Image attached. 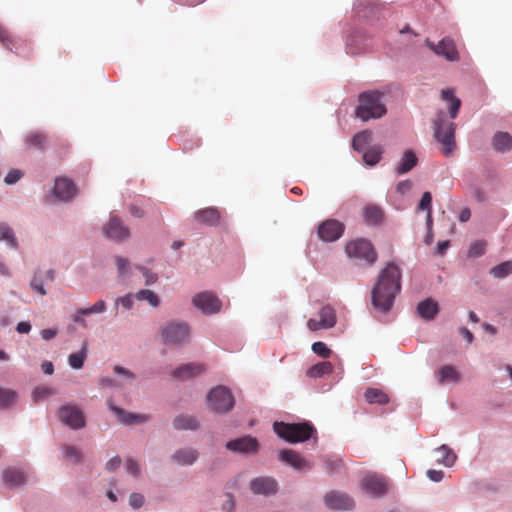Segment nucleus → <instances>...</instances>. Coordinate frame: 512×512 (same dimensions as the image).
<instances>
[{
    "label": "nucleus",
    "mask_w": 512,
    "mask_h": 512,
    "mask_svg": "<svg viewBox=\"0 0 512 512\" xmlns=\"http://www.w3.org/2000/svg\"><path fill=\"white\" fill-rule=\"evenodd\" d=\"M401 290V271L393 262L380 272L377 282L372 289V305L373 307L386 313L391 310L396 295Z\"/></svg>",
    "instance_id": "obj_1"
},
{
    "label": "nucleus",
    "mask_w": 512,
    "mask_h": 512,
    "mask_svg": "<svg viewBox=\"0 0 512 512\" xmlns=\"http://www.w3.org/2000/svg\"><path fill=\"white\" fill-rule=\"evenodd\" d=\"M384 98V93L378 90L360 93L358 96V105L355 108V117L363 122L384 117L387 113Z\"/></svg>",
    "instance_id": "obj_2"
},
{
    "label": "nucleus",
    "mask_w": 512,
    "mask_h": 512,
    "mask_svg": "<svg viewBox=\"0 0 512 512\" xmlns=\"http://www.w3.org/2000/svg\"><path fill=\"white\" fill-rule=\"evenodd\" d=\"M273 430L278 437L290 443L304 442L313 437L315 428L309 422L304 423H284L274 422Z\"/></svg>",
    "instance_id": "obj_3"
},
{
    "label": "nucleus",
    "mask_w": 512,
    "mask_h": 512,
    "mask_svg": "<svg viewBox=\"0 0 512 512\" xmlns=\"http://www.w3.org/2000/svg\"><path fill=\"white\" fill-rule=\"evenodd\" d=\"M162 342L169 347H182L190 338V327L184 321L172 320L162 324L160 328Z\"/></svg>",
    "instance_id": "obj_4"
},
{
    "label": "nucleus",
    "mask_w": 512,
    "mask_h": 512,
    "mask_svg": "<svg viewBox=\"0 0 512 512\" xmlns=\"http://www.w3.org/2000/svg\"><path fill=\"white\" fill-rule=\"evenodd\" d=\"M434 136L442 145V152L449 156L455 148V124L446 119L443 111H439L433 124Z\"/></svg>",
    "instance_id": "obj_5"
},
{
    "label": "nucleus",
    "mask_w": 512,
    "mask_h": 512,
    "mask_svg": "<svg viewBox=\"0 0 512 512\" xmlns=\"http://www.w3.org/2000/svg\"><path fill=\"white\" fill-rule=\"evenodd\" d=\"M207 402L209 408L218 414L229 412L235 405L230 389L223 385H218L209 391Z\"/></svg>",
    "instance_id": "obj_6"
},
{
    "label": "nucleus",
    "mask_w": 512,
    "mask_h": 512,
    "mask_svg": "<svg viewBox=\"0 0 512 512\" xmlns=\"http://www.w3.org/2000/svg\"><path fill=\"white\" fill-rule=\"evenodd\" d=\"M345 251L349 258L365 261L368 264H373L377 260L375 249L370 241L366 239L361 238L349 242L346 245Z\"/></svg>",
    "instance_id": "obj_7"
},
{
    "label": "nucleus",
    "mask_w": 512,
    "mask_h": 512,
    "mask_svg": "<svg viewBox=\"0 0 512 512\" xmlns=\"http://www.w3.org/2000/svg\"><path fill=\"white\" fill-rule=\"evenodd\" d=\"M225 448L235 454H256L260 448L257 438L245 435L226 442Z\"/></svg>",
    "instance_id": "obj_8"
},
{
    "label": "nucleus",
    "mask_w": 512,
    "mask_h": 512,
    "mask_svg": "<svg viewBox=\"0 0 512 512\" xmlns=\"http://www.w3.org/2000/svg\"><path fill=\"white\" fill-rule=\"evenodd\" d=\"M58 416L60 420L73 430L81 429L86 421L82 410L75 405H63L59 408Z\"/></svg>",
    "instance_id": "obj_9"
},
{
    "label": "nucleus",
    "mask_w": 512,
    "mask_h": 512,
    "mask_svg": "<svg viewBox=\"0 0 512 512\" xmlns=\"http://www.w3.org/2000/svg\"><path fill=\"white\" fill-rule=\"evenodd\" d=\"M249 489L254 495L269 497L277 494L279 484L271 476H258L251 479Z\"/></svg>",
    "instance_id": "obj_10"
},
{
    "label": "nucleus",
    "mask_w": 512,
    "mask_h": 512,
    "mask_svg": "<svg viewBox=\"0 0 512 512\" xmlns=\"http://www.w3.org/2000/svg\"><path fill=\"white\" fill-rule=\"evenodd\" d=\"M361 484L364 491L374 498L384 496L388 489V484L385 477L376 473L366 474L363 477Z\"/></svg>",
    "instance_id": "obj_11"
},
{
    "label": "nucleus",
    "mask_w": 512,
    "mask_h": 512,
    "mask_svg": "<svg viewBox=\"0 0 512 512\" xmlns=\"http://www.w3.org/2000/svg\"><path fill=\"white\" fill-rule=\"evenodd\" d=\"M425 44L436 55L445 58L447 61L455 62L459 60V53L456 49L455 42L450 37H445L438 44L426 39Z\"/></svg>",
    "instance_id": "obj_12"
},
{
    "label": "nucleus",
    "mask_w": 512,
    "mask_h": 512,
    "mask_svg": "<svg viewBox=\"0 0 512 512\" xmlns=\"http://www.w3.org/2000/svg\"><path fill=\"white\" fill-rule=\"evenodd\" d=\"M324 503L328 509L341 511H350L355 506V502L351 496L337 490L326 493Z\"/></svg>",
    "instance_id": "obj_13"
},
{
    "label": "nucleus",
    "mask_w": 512,
    "mask_h": 512,
    "mask_svg": "<svg viewBox=\"0 0 512 512\" xmlns=\"http://www.w3.org/2000/svg\"><path fill=\"white\" fill-rule=\"evenodd\" d=\"M105 236L113 242H123L130 237V230L124 222L114 216L109 219L103 228Z\"/></svg>",
    "instance_id": "obj_14"
},
{
    "label": "nucleus",
    "mask_w": 512,
    "mask_h": 512,
    "mask_svg": "<svg viewBox=\"0 0 512 512\" xmlns=\"http://www.w3.org/2000/svg\"><path fill=\"white\" fill-rule=\"evenodd\" d=\"M194 306L205 315L217 313L221 308V302L212 292H200L193 297Z\"/></svg>",
    "instance_id": "obj_15"
},
{
    "label": "nucleus",
    "mask_w": 512,
    "mask_h": 512,
    "mask_svg": "<svg viewBox=\"0 0 512 512\" xmlns=\"http://www.w3.org/2000/svg\"><path fill=\"white\" fill-rule=\"evenodd\" d=\"M344 232V225L335 219H328L319 224L317 229L318 237L323 242H334L338 240Z\"/></svg>",
    "instance_id": "obj_16"
},
{
    "label": "nucleus",
    "mask_w": 512,
    "mask_h": 512,
    "mask_svg": "<svg viewBox=\"0 0 512 512\" xmlns=\"http://www.w3.org/2000/svg\"><path fill=\"white\" fill-rule=\"evenodd\" d=\"M279 458L282 462L300 472L310 471L313 468V464L310 461L291 449L281 450L279 452Z\"/></svg>",
    "instance_id": "obj_17"
},
{
    "label": "nucleus",
    "mask_w": 512,
    "mask_h": 512,
    "mask_svg": "<svg viewBox=\"0 0 512 512\" xmlns=\"http://www.w3.org/2000/svg\"><path fill=\"white\" fill-rule=\"evenodd\" d=\"M53 197L60 202H68L76 195V187L68 178L60 177L55 180Z\"/></svg>",
    "instance_id": "obj_18"
},
{
    "label": "nucleus",
    "mask_w": 512,
    "mask_h": 512,
    "mask_svg": "<svg viewBox=\"0 0 512 512\" xmlns=\"http://www.w3.org/2000/svg\"><path fill=\"white\" fill-rule=\"evenodd\" d=\"M27 478V470L20 467H9L2 472L3 482L9 488L23 487Z\"/></svg>",
    "instance_id": "obj_19"
},
{
    "label": "nucleus",
    "mask_w": 512,
    "mask_h": 512,
    "mask_svg": "<svg viewBox=\"0 0 512 512\" xmlns=\"http://www.w3.org/2000/svg\"><path fill=\"white\" fill-rule=\"evenodd\" d=\"M198 459L199 451L189 446L176 449L171 455L172 462L179 466H192Z\"/></svg>",
    "instance_id": "obj_20"
},
{
    "label": "nucleus",
    "mask_w": 512,
    "mask_h": 512,
    "mask_svg": "<svg viewBox=\"0 0 512 512\" xmlns=\"http://www.w3.org/2000/svg\"><path fill=\"white\" fill-rule=\"evenodd\" d=\"M368 47V39L360 31H354L346 39V52L348 54H361L365 52Z\"/></svg>",
    "instance_id": "obj_21"
},
{
    "label": "nucleus",
    "mask_w": 512,
    "mask_h": 512,
    "mask_svg": "<svg viewBox=\"0 0 512 512\" xmlns=\"http://www.w3.org/2000/svg\"><path fill=\"white\" fill-rule=\"evenodd\" d=\"M439 312V306L436 301L431 298H427L418 303L416 307L417 315L425 320L431 321L433 320Z\"/></svg>",
    "instance_id": "obj_22"
},
{
    "label": "nucleus",
    "mask_w": 512,
    "mask_h": 512,
    "mask_svg": "<svg viewBox=\"0 0 512 512\" xmlns=\"http://www.w3.org/2000/svg\"><path fill=\"white\" fill-rule=\"evenodd\" d=\"M204 371V367L197 363H187L179 366L171 372L174 378L187 380L200 375Z\"/></svg>",
    "instance_id": "obj_23"
},
{
    "label": "nucleus",
    "mask_w": 512,
    "mask_h": 512,
    "mask_svg": "<svg viewBox=\"0 0 512 512\" xmlns=\"http://www.w3.org/2000/svg\"><path fill=\"white\" fill-rule=\"evenodd\" d=\"M433 452L437 455L435 461L438 465H443L444 467L450 468L455 464L457 460L456 453L446 444H442L441 446L435 448Z\"/></svg>",
    "instance_id": "obj_24"
},
{
    "label": "nucleus",
    "mask_w": 512,
    "mask_h": 512,
    "mask_svg": "<svg viewBox=\"0 0 512 512\" xmlns=\"http://www.w3.org/2000/svg\"><path fill=\"white\" fill-rule=\"evenodd\" d=\"M172 426L178 431H195L199 428V422L193 415L179 414L173 419Z\"/></svg>",
    "instance_id": "obj_25"
},
{
    "label": "nucleus",
    "mask_w": 512,
    "mask_h": 512,
    "mask_svg": "<svg viewBox=\"0 0 512 512\" xmlns=\"http://www.w3.org/2000/svg\"><path fill=\"white\" fill-rule=\"evenodd\" d=\"M417 163L418 158L414 151L406 150L395 168L396 175L400 176L410 172Z\"/></svg>",
    "instance_id": "obj_26"
},
{
    "label": "nucleus",
    "mask_w": 512,
    "mask_h": 512,
    "mask_svg": "<svg viewBox=\"0 0 512 512\" xmlns=\"http://www.w3.org/2000/svg\"><path fill=\"white\" fill-rule=\"evenodd\" d=\"M436 379L439 384L457 383L461 376L453 365H444L436 372Z\"/></svg>",
    "instance_id": "obj_27"
},
{
    "label": "nucleus",
    "mask_w": 512,
    "mask_h": 512,
    "mask_svg": "<svg viewBox=\"0 0 512 512\" xmlns=\"http://www.w3.org/2000/svg\"><path fill=\"white\" fill-rule=\"evenodd\" d=\"M441 96L448 103L450 118L455 119L461 107V100L454 95V90L450 88L442 89Z\"/></svg>",
    "instance_id": "obj_28"
},
{
    "label": "nucleus",
    "mask_w": 512,
    "mask_h": 512,
    "mask_svg": "<svg viewBox=\"0 0 512 512\" xmlns=\"http://www.w3.org/2000/svg\"><path fill=\"white\" fill-rule=\"evenodd\" d=\"M0 241L13 250L18 249L19 243L12 227L6 222H0Z\"/></svg>",
    "instance_id": "obj_29"
},
{
    "label": "nucleus",
    "mask_w": 512,
    "mask_h": 512,
    "mask_svg": "<svg viewBox=\"0 0 512 512\" xmlns=\"http://www.w3.org/2000/svg\"><path fill=\"white\" fill-rule=\"evenodd\" d=\"M378 7L375 0H357L354 6L356 15L359 18L368 19L375 14Z\"/></svg>",
    "instance_id": "obj_30"
},
{
    "label": "nucleus",
    "mask_w": 512,
    "mask_h": 512,
    "mask_svg": "<svg viewBox=\"0 0 512 512\" xmlns=\"http://www.w3.org/2000/svg\"><path fill=\"white\" fill-rule=\"evenodd\" d=\"M492 146L497 152H508L512 149V136L507 132H497L493 136Z\"/></svg>",
    "instance_id": "obj_31"
},
{
    "label": "nucleus",
    "mask_w": 512,
    "mask_h": 512,
    "mask_svg": "<svg viewBox=\"0 0 512 512\" xmlns=\"http://www.w3.org/2000/svg\"><path fill=\"white\" fill-rule=\"evenodd\" d=\"M195 218L205 224L215 225L218 223L220 214L216 208H205L195 212Z\"/></svg>",
    "instance_id": "obj_32"
},
{
    "label": "nucleus",
    "mask_w": 512,
    "mask_h": 512,
    "mask_svg": "<svg viewBox=\"0 0 512 512\" xmlns=\"http://www.w3.org/2000/svg\"><path fill=\"white\" fill-rule=\"evenodd\" d=\"M88 349H87V342H83L82 347L79 351L75 353H71L68 356V363L71 368L75 370H79L83 367L84 362L87 358Z\"/></svg>",
    "instance_id": "obj_33"
},
{
    "label": "nucleus",
    "mask_w": 512,
    "mask_h": 512,
    "mask_svg": "<svg viewBox=\"0 0 512 512\" xmlns=\"http://www.w3.org/2000/svg\"><path fill=\"white\" fill-rule=\"evenodd\" d=\"M109 409L117 416L118 420L124 425L135 424V413L127 412L123 408H120L111 400L107 401Z\"/></svg>",
    "instance_id": "obj_34"
},
{
    "label": "nucleus",
    "mask_w": 512,
    "mask_h": 512,
    "mask_svg": "<svg viewBox=\"0 0 512 512\" xmlns=\"http://www.w3.org/2000/svg\"><path fill=\"white\" fill-rule=\"evenodd\" d=\"M320 321L322 323V327L326 329H330L335 326L337 318L335 310L327 305L323 306L319 311Z\"/></svg>",
    "instance_id": "obj_35"
},
{
    "label": "nucleus",
    "mask_w": 512,
    "mask_h": 512,
    "mask_svg": "<svg viewBox=\"0 0 512 512\" xmlns=\"http://www.w3.org/2000/svg\"><path fill=\"white\" fill-rule=\"evenodd\" d=\"M371 138L372 133L369 130L358 132L357 134L354 135L352 140L353 149L358 152H363L370 144Z\"/></svg>",
    "instance_id": "obj_36"
},
{
    "label": "nucleus",
    "mask_w": 512,
    "mask_h": 512,
    "mask_svg": "<svg viewBox=\"0 0 512 512\" xmlns=\"http://www.w3.org/2000/svg\"><path fill=\"white\" fill-rule=\"evenodd\" d=\"M365 399L370 404H386L389 402L388 395L378 388H368L364 394Z\"/></svg>",
    "instance_id": "obj_37"
},
{
    "label": "nucleus",
    "mask_w": 512,
    "mask_h": 512,
    "mask_svg": "<svg viewBox=\"0 0 512 512\" xmlns=\"http://www.w3.org/2000/svg\"><path fill=\"white\" fill-rule=\"evenodd\" d=\"M117 275L121 281H126L131 276V265L129 260L123 256H115Z\"/></svg>",
    "instance_id": "obj_38"
},
{
    "label": "nucleus",
    "mask_w": 512,
    "mask_h": 512,
    "mask_svg": "<svg viewBox=\"0 0 512 512\" xmlns=\"http://www.w3.org/2000/svg\"><path fill=\"white\" fill-rule=\"evenodd\" d=\"M332 370V364L328 361H323L310 367L307 371V375L310 378H318L331 373Z\"/></svg>",
    "instance_id": "obj_39"
},
{
    "label": "nucleus",
    "mask_w": 512,
    "mask_h": 512,
    "mask_svg": "<svg viewBox=\"0 0 512 512\" xmlns=\"http://www.w3.org/2000/svg\"><path fill=\"white\" fill-rule=\"evenodd\" d=\"M382 153L383 149L381 146H373L363 151V160L368 166H375L381 160Z\"/></svg>",
    "instance_id": "obj_40"
},
{
    "label": "nucleus",
    "mask_w": 512,
    "mask_h": 512,
    "mask_svg": "<svg viewBox=\"0 0 512 512\" xmlns=\"http://www.w3.org/2000/svg\"><path fill=\"white\" fill-rule=\"evenodd\" d=\"M55 394H56V391L53 388H51L49 386H45V385H40V386H36L32 390L31 398H32L33 402L38 403V402H41Z\"/></svg>",
    "instance_id": "obj_41"
},
{
    "label": "nucleus",
    "mask_w": 512,
    "mask_h": 512,
    "mask_svg": "<svg viewBox=\"0 0 512 512\" xmlns=\"http://www.w3.org/2000/svg\"><path fill=\"white\" fill-rule=\"evenodd\" d=\"M115 374L120 378L117 380L118 382L124 383V387L126 385H132L136 380V375L131 370L122 367L120 365H115L113 368Z\"/></svg>",
    "instance_id": "obj_42"
},
{
    "label": "nucleus",
    "mask_w": 512,
    "mask_h": 512,
    "mask_svg": "<svg viewBox=\"0 0 512 512\" xmlns=\"http://www.w3.org/2000/svg\"><path fill=\"white\" fill-rule=\"evenodd\" d=\"M17 398V392L0 386V409H6L10 407Z\"/></svg>",
    "instance_id": "obj_43"
},
{
    "label": "nucleus",
    "mask_w": 512,
    "mask_h": 512,
    "mask_svg": "<svg viewBox=\"0 0 512 512\" xmlns=\"http://www.w3.org/2000/svg\"><path fill=\"white\" fill-rule=\"evenodd\" d=\"M512 273V262L505 261L490 269V274L497 279H503Z\"/></svg>",
    "instance_id": "obj_44"
},
{
    "label": "nucleus",
    "mask_w": 512,
    "mask_h": 512,
    "mask_svg": "<svg viewBox=\"0 0 512 512\" xmlns=\"http://www.w3.org/2000/svg\"><path fill=\"white\" fill-rule=\"evenodd\" d=\"M135 298L139 301H147L149 305L156 308L160 304L159 297L156 293L148 289H142L135 294Z\"/></svg>",
    "instance_id": "obj_45"
},
{
    "label": "nucleus",
    "mask_w": 512,
    "mask_h": 512,
    "mask_svg": "<svg viewBox=\"0 0 512 512\" xmlns=\"http://www.w3.org/2000/svg\"><path fill=\"white\" fill-rule=\"evenodd\" d=\"M383 219V211L380 207L370 205L365 208V220L370 224H378Z\"/></svg>",
    "instance_id": "obj_46"
},
{
    "label": "nucleus",
    "mask_w": 512,
    "mask_h": 512,
    "mask_svg": "<svg viewBox=\"0 0 512 512\" xmlns=\"http://www.w3.org/2000/svg\"><path fill=\"white\" fill-rule=\"evenodd\" d=\"M61 452L66 459L74 463H80L82 461V452L73 445H63L61 447Z\"/></svg>",
    "instance_id": "obj_47"
},
{
    "label": "nucleus",
    "mask_w": 512,
    "mask_h": 512,
    "mask_svg": "<svg viewBox=\"0 0 512 512\" xmlns=\"http://www.w3.org/2000/svg\"><path fill=\"white\" fill-rule=\"evenodd\" d=\"M26 143L29 147L42 149L45 143V136L42 133H31L26 137Z\"/></svg>",
    "instance_id": "obj_48"
},
{
    "label": "nucleus",
    "mask_w": 512,
    "mask_h": 512,
    "mask_svg": "<svg viewBox=\"0 0 512 512\" xmlns=\"http://www.w3.org/2000/svg\"><path fill=\"white\" fill-rule=\"evenodd\" d=\"M125 470L133 478H138L141 475V467L137 460L128 457L125 461Z\"/></svg>",
    "instance_id": "obj_49"
},
{
    "label": "nucleus",
    "mask_w": 512,
    "mask_h": 512,
    "mask_svg": "<svg viewBox=\"0 0 512 512\" xmlns=\"http://www.w3.org/2000/svg\"><path fill=\"white\" fill-rule=\"evenodd\" d=\"M107 304L104 300H98L96 303H94L92 306L87 308H82L81 314H86L87 316L91 314H102L106 311Z\"/></svg>",
    "instance_id": "obj_50"
},
{
    "label": "nucleus",
    "mask_w": 512,
    "mask_h": 512,
    "mask_svg": "<svg viewBox=\"0 0 512 512\" xmlns=\"http://www.w3.org/2000/svg\"><path fill=\"white\" fill-rule=\"evenodd\" d=\"M486 250V242L482 240L475 241L468 250V256L472 258L481 257Z\"/></svg>",
    "instance_id": "obj_51"
},
{
    "label": "nucleus",
    "mask_w": 512,
    "mask_h": 512,
    "mask_svg": "<svg viewBox=\"0 0 512 512\" xmlns=\"http://www.w3.org/2000/svg\"><path fill=\"white\" fill-rule=\"evenodd\" d=\"M135 268L142 273L145 280V285L150 286L157 282L158 275L152 272L149 268L142 265H136Z\"/></svg>",
    "instance_id": "obj_52"
},
{
    "label": "nucleus",
    "mask_w": 512,
    "mask_h": 512,
    "mask_svg": "<svg viewBox=\"0 0 512 512\" xmlns=\"http://www.w3.org/2000/svg\"><path fill=\"white\" fill-rule=\"evenodd\" d=\"M135 295L128 293L122 297H118L115 299V309L117 310L119 305H121L124 309L130 310L134 305Z\"/></svg>",
    "instance_id": "obj_53"
},
{
    "label": "nucleus",
    "mask_w": 512,
    "mask_h": 512,
    "mask_svg": "<svg viewBox=\"0 0 512 512\" xmlns=\"http://www.w3.org/2000/svg\"><path fill=\"white\" fill-rule=\"evenodd\" d=\"M312 351L322 358H329L330 355L332 354L331 349L324 342L321 341L314 342L312 344Z\"/></svg>",
    "instance_id": "obj_54"
},
{
    "label": "nucleus",
    "mask_w": 512,
    "mask_h": 512,
    "mask_svg": "<svg viewBox=\"0 0 512 512\" xmlns=\"http://www.w3.org/2000/svg\"><path fill=\"white\" fill-rule=\"evenodd\" d=\"M30 288L41 296H45L47 294L46 289L44 288V281L42 277L38 274H35L30 282Z\"/></svg>",
    "instance_id": "obj_55"
},
{
    "label": "nucleus",
    "mask_w": 512,
    "mask_h": 512,
    "mask_svg": "<svg viewBox=\"0 0 512 512\" xmlns=\"http://www.w3.org/2000/svg\"><path fill=\"white\" fill-rule=\"evenodd\" d=\"M145 498L141 493H131L129 496V505L132 509L137 510L143 507Z\"/></svg>",
    "instance_id": "obj_56"
},
{
    "label": "nucleus",
    "mask_w": 512,
    "mask_h": 512,
    "mask_svg": "<svg viewBox=\"0 0 512 512\" xmlns=\"http://www.w3.org/2000/svg\"><path fill=\"white\" fill-rule=\"evenodd\" d=\"M432 195L430 192L426 191L422 194V197L420 199V202L418 204V210L421 211H432Z\"/></svg>",
    "instance_id": "obj_57"
},
{
    "label": "nucleus",
    "mask_w": 512,
    "mask_h": 512,
    "mask_svg": "<svg viewBox=\"0 0 512 512\" xmlns=\"http://www.w3.org/2000/svg\"><path fill=\"white\" fill-rule=\"evenodd\" d=\"M23 176V173L19 169H11L4 178V182L7 185H13L17 183Z\"/></svg>",
    "instance_id": "obj_58"
},
{
    "label": "nucleus",
    "mask_w": 512,
    "mask_h": 512,
    "mask_svg": "<svg viewBox=\"0 0 512 512\" xmlns=\"http://www.w3.org/2000/svg\"><path fill=\"white\" fill-rule=\"evenodd\" d=\"M324 463H325L326 469L329 470L331 473H336L340 470V467H341L340 459L325 457Z\"/></svg>",
    "instance_id": "obj_59"
},
{
    "label": "nucleus",
    "mask_w": 512,
    "mask_h": 512,
    "mask_svg": "<svg viewBox=\"0 0 512 512\" xmlns=\"http://www.w3.org/2000/svg\"><path fill=\"white\" fill-rule=\"evenodd\" d=\"M99 383L103 387H113V388H117V389L124 388V383L118 382L117 380L109 378V377H102L99 380Z\"/></svg>",
    "instance_id": "obj_60"
},
{
    "label": "nucleus",
    "mask_w": 512,
    "mask_h": 512,
    "mask_svg": "<svg viewBox=\"0 0 512 512\" xmlns=\"http://www.w3.org/2000/svg\"><path fill=\"white\" fill-rule=\"evenodd\" d=\"M426 476L432 482H441L444 478V472L441 470L429 469L426 472Z\"/></svg>",
    "instance_id": "obj_61"
},
{
    "label": "nucleus",
    "mask_w": 512,
    "mask_h": 512,
    "mask_svg": "<svg viewBox=\"0 0 512 512\" xmlns=\"http://www.w3.org/2000/svg\"><path fill=\"white\" fill-rule=\"evenodd\" d=\"M121 465V458L119 456H114L106 462L105 469L108 472L116 471Z\"/></svg>",
    "instance_id": "obj_62"
},
{
    "label": "nucleus",
    "mask_w": 512,
    "mask_h": 512,
    "mask_svg": "<svg viewBox=\"0 0 512 512\" xmlns=\"http://www.w3.org/2000/svg\"><path fill=\"white\" fill-rule=\"evenodd\" d=\"M412 187H413L412 181H410V180H403V181H400L396 185V191H397V193H399L401 195H404L407 192H409L412 189Z\"/></svg>",
    "instance_id": "obj_63"
},
{
    "label": "nucleus",
    "mask_w": 512,
    "mask_h": 512,
    "mask_svg": "<svg viewBox=\"0 0 512 512\" xmlns=\"http://www.w3.org/2000/svg\"><path fill=\"white\" fill-rule=\"evenodd\" d=\"M235 501L232 494L227 493V500L222 504V510L224 512H234L235 511Z\"/></svg>",
    "instance_id": "obj_64"
}]
</instances>
